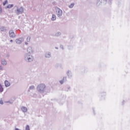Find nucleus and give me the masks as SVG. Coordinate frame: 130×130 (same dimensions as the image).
<instances>
[{"label":"nucleus","mask_w":130,"mask_h":130,"mask_svg":"<svg viewBox=\"0 0 130 130\" xmlns=\"http://www.w3.org/2000/svg\"><path fill=\"white\" fill-rule=\"evenodd\" d=\"M3 13V9L0 7V14H2Z\"/></svg>","instance_id":"6ab92c4d"},{"label":"nucleus","mask_w":130,"mask_h":130,"mask_svg":"<svg viewBox=\"0 0 130 130\" xmlns=\"http://www.w3.org/2000/svg\"><path fill=\"white\" fill-rule=\"evenodd\" d=\"M8 4V0H6L5 2L3 3V6H6Z\"/></svg>","instance_id":"f3484780"},{"label":"nucleus","mask_w":130,"mask_h":130,"mask_svg":"<svg viewBox=\"0 0 130 130\" xmlns=\"http://www.w3.org/2000/svg\"><path fill=\"white\" fill-rule=\"evenodd\" d=\"M0 104H3V101H0Z\"/></svg>","instance_id":"aec40b11"},{"label":"nucleus","mask_w":130,"mask_h":130,"mask_svg":"<svg viewBox=\"0 0 130 130\" xmlns=\"http://www.w3.org/2000/svg\"><path fill=\"white\" fill-rule=\"evenodd\" d=\"M27 51L28 53H32V48L28 47L27 49Z\"/></svg>","instance_id":"0eeeda50"},{"label":"nucleus","mask_w":130,"mask_h":130,"mask_svg":"<svg viewBox=\"0 0 130 130\" xmlns=\"http://www.w3.org/2000/svg\"><path fill=\"white\" fill-rule=\"evenodd\" d=\"M22 111L23 112H27V110H28L27 109V108L25 107H22V108H21Z\"/></svg>","instance_id":"6e6552de"},{"label":"nucleus","mask_w":130,"mask_h":130,"mask_svg":"<svg viewBox=\"0 0 130 130\" xmlns=\"http://www.w3.org/2000/svg\"><path fill=\"white\" fill-rule=\"evenodd\" d=\"M45 88H46L45 84H41L38 86L37 90H38V91L40 92V91H44V89H45Z\"/></svg>","instance_id":"f257e3e1"},{"label":"nucleus","mask_w":130,"mask_h":130,"mask_svg":"<svg viewBox=\"0 0 130 130\" xmlns=\"http://www.w3.org/2000/svg\"><path fill=\"white\" fill-rule=\"evenodd\" d=\"M25 130H30V127L29 126V125H26L25 127Z\"/></svg>","instance_id":"dca6fc26"},{"label":"nucleus","mask_w":130,"mask_h":130,"mask_svg":"<svg viewBox=\"0 0 130 130\" xmlns=\"http://www.w3.org/2000/svg\"><path fill=\"white\" fill-rule=\"evenodd\" d=\"M74 6H75V4L72 3L70 5H69V8H70V9H72V8H74Z\"/></svg>","instance_id":"ddd939ff"},{"label":"nucleus","mask_w":130,"mask_h":130,"mask_svg":"<svg viewBox=\"0 0 130 130\" xmlns=\"http://www.w3.org/2000/svg\"><path fill=\"white\" fill-rule=\"evenodd\" d=\"M2 63L3 64V66H6L7 64V61L5 59H2Z\"/></svg>","instance_id":"1a4fd4ad"},{"label":"nucleus","mask_w":130,"mask_h":130,"mask_svg":"<svg viewBox=\"0 0 130 130\" xmlns=\"http://www.w3.org/2000/svg\"><path fill=\"white\" fill-rule=\"evenodd\" d=\"M9 35L10 37H15V33H14L13 30H10L9 31Z\"/></svg>","instance_id":"39448f33"},{"label":"nucleus","mask_w":130,"mask_h":130,"mask_svg":"<svg viewBox=\"0 0 130 130\" xmlns=\"http://www.w3.org/2000/svg\"><path fill=\"white\" fill-rule=\"evenodd\" d=\"M13 7H14V5H9L7 6V8H8L9 9H11V8H13Z\"/></svg>","instance_id":"4468645a"},{"label":"nucleus","mask_w":130,"mask_h":130,"mask_svg":"<svg viewBox=\"0 0 130 130\" xmlns=\"http://www.w3.org/2000/svg\"><path fill=\"white\" fill-rule=\"evenodd\" d=\"M17 12L18 14H22L24 12V9L22 7L17 9Z\"/></svg>","instance_id":"20e7f679"},{"label":"nucleus","mask_w":130,"mask_h":130,"mask_svg":"<svg viewBox=\"0 0 130 130\" xmlns=\"http://www.w3.org/2000/svg\"><path fill=\"white\" fill-rule=\"evenodd\" d=\"M16 42L17 43V44H20V43H22V41H21L20 39H17L16 40Z\"/></svg>","instance_id":"9b49d317"},{"label":"nucleus","mask_w":130,"mask_h":130,"mask_svg":"<svg viewBox=\"0 0 130 130\" xmlns=\"http://www.w3.org/2000/svg\"><path fill=\"white\" fill-rule=\"evenodd\" d=\"M51 20L52 21H55V20H56V16H55V15H53Z\"/></svg>","instance_id":"9d476101"},{"label":"nucleus","mask_w":130,"mask_h":130,"mask_svg":"<svg viewBox=\"0 0 130 130\" xmlns=\"http://www.w3.org/2000/svg\"><path fill=\"white\" fill-rule=\"evenodd\" d=\"M32 88H33V86H31L29 87L30 89H32Z\"/></svg>","instance_id":"5701e85b"},{"label":"nucleus","mask_w":130,"mask_h":130,"mask_svg":"<svg viewBox=\"0 0 130 130\" xmlns=\"http://www.w3.org/2000/svg\"><path fill=\"white\" fill-rule=\"evenodd\" d=\"M25 58L27 61H32L34 59L33 57L31 55H27Z\"/></svg>","instance_id":"7ed1b4c3"},{"label":"nucleus","mask_w":130,"mask_h":130,"mask_svg":"<svg viewBox=\"0 0 130 130\" xmlns=\"http://www.w3.org/2000/svg\"><path fill=\"white\" fill-rule=\"evenodd\" d=\"M45 56L46 57H49L50 56V54H49V53H46L45 54Z\"/></svg>","instance_id":"a211bd4d"},{"label":"nucleus","mask_w":130,"mask_h":130,"mask_svg":"<svg viewBox=\"0 0 130 130\" xmlns=\"http://www.w3.org/2000/svg\"><path fill=\"white\" fill-rule=\"evenodd\" d=\"M5 86L6 87H9V86L11 85V84L10 83V82H9V81L6 80L5 81Z\"/></svg>","instance_id":"423d86ee"},{"label":"nucleus","mask_w":130,"mask_h":130,"mask_svg":"<svg viewBox=\"0 0 130 130\" xmlns=\"http://www.w3.org/2000/svg\"><path fill=\"white\" fill-rule=\"evenodd\" d=\"M56 10L57 17H60L62 15V11L61 10L59 9L58 8H57Z\"/></svg>","instance_id":"f03ea898"},{"label":"nucleus","mask_w":130,"mask_h":130,"mask_svg":"<svg viewBox=\"0 0 130 130\" xmlns=\"http://www.w3.org/2000/svg\"><path fill=\"white\" fill-rule=\"evenodd\" d=\"M10 42H13V40H10Z\"/></svg>","instance_id":"393cba45"},{"label":"nucleus","mask_w":130,"mask_h":130,"mask_svg":"<svg viewBox=\"0 0 130 130\" xmlns=\"http://www.w3.org/2000/svg\"><path fill=\"white\" fill-rule=\"evenodd\" d=\"M0 92H4V88L3 87V86L0 84Z\"/></svg>","instance_id":"f8f14e48"},{"label":"nucleus","mask_w":130,"mask_h":130,"mask_svg":"<svg viewBox=\"0 0 130 130\" xmlns=\"http://www.w3.org/2000/svg\"><path fill=\"white\" fill-rule=\"evenodd\" d=\"M15 130H19V129L17 128H15Z\"/></svg>","instance_id":"b1692460"},{"label":"nucleus","mask_w":130,"mask_h":130,"mask_svg":"<svg viewBox=\"0 0 130 130\" xmlns=\"http://www.w3.org/2000/svg\"><path fill=\"white\" fill-rule=\"evenodd\" d=\"M0 70H3V67L0 66Z\"/></svg>","instance_id":"4be33fe9"},{"label":"nucleus","mask_w":130,"mask_h":130,"mask_svg":"<svg viewBox=\"0 0 130 130\" xmlns=\"http://www.w3.org/2000/svg\"><path fill=\"white\" fill-rule=\"evenodd\" d=\"M30 39H31V38H30V37H28L26 39V41H27V42H30Z\"/></svg>","instance_id":"2eb2a0df"},{"label":"nucleus","mask_w":130,"mask_h":130,"mask_svg":"<svg viewBox=\"0 0 130 130\" xmlns=\"http://www.w3.org/2000/svg\"><path fill=\"white\" fill-rule=\"evenodd\" d=\"M60 84H63V81H60Z\"/></svg>","instance_id":"412c9836"}]
</instances>
